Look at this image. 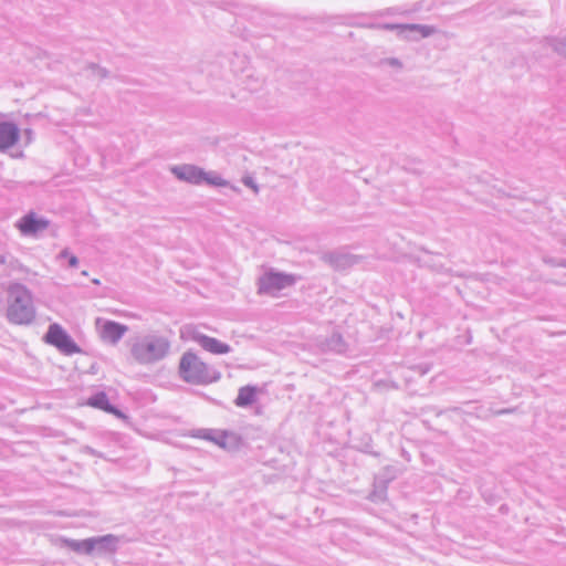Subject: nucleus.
<instances>
[{
	"label": "nucleus",
	"instance_id": "nucleus-15",
	"mask_svg": "<svg viewBox=\"0 0 566 566\" xmlns=\"http://www.w3.org/2000/svg\"><path fill=\"white\" fill-rule=\"evenodd\" d=\"M258 388L255 386H244L239 389L238 396L234 400L238 407H249L256 400Z\"/></svg>",
	"mask_w": 566,
	"mask_h": 566
},
{
	"label": "nucleus",
	"instance_id": "nucleus-8",
	"mask_svg": "<svg viewBox=\"0 0 566 566\" xmlns=\"http://www.w3.org/2000/svg\"><path fill=\"white\" fill-rule=\"evenodd\" d=\"M86 405L92 408L99 409L107 413H111V415L117 417L118 419L126 418L125 413L122 410H119L116 406H114L109 402V399H108L106 392H104V391H97V392L93 394L86 400Z\"/></svg>",
	"mask_w": 566,
	"mask_h": 566
},
{
	"label": "nucleus",
	"instance_id": "nucleus-6",
	"mask_svg": "<svg viewBox=\"0 0 566 566\" xmlns=\"http://www.w3.org/2000/svg\"><path fill=\"white\" fill-rule=\"evenodd\" d=\"M49 224L48 219L38 217L35 212L30 211L17 221L15 227L22 235L31 237L48 229Z\"/></svg>",
	"mask_w": 566,
	"mask_h": 566
},
{
	"label": "nucleus",
	"instance_id": "nucleus-13",
	"mask_svg": "<svg viewBox=\"0 0 566 566\" xmlns=\"http://www.w3.org/2000/svg\"><path fill=\"white\" fill-rule=\"evenodd\" d=\"M386 29H400L401 33H406V36H410L412 39H423L432 35L436 32V29L430 25L422 24H405V25H390L386 24Z\"/></svg>",
	"mask_w": 566,
	"mask_h": 566
},
{
	"label": "nucleus",
	"instance_id": "nucleus-1",
	"mask_svg": "<svg viewBox=\"0 0 566 566\" xmlns=\"http://www.w3.org/2000/svg\"><path fill=\"white\" fill-rule=\"evenodd\" d=\"M7 318L15 325H30L35 318V306L31 291L21 283H11L7 290Z\"/></svg>",
	"mask_w": 566,
	"mask_h": 566
},
{
	"label": "nucleus",
	"instance_id": "nucleus-16",
	"mask_svg": "<svg viewBox=\"0 0 566 566\" xmlns=\"http://www.w3.org/2000/svg\"><path fill=\"white\" fill-rule=\"evenodd\" d=\"M324 349L334 352L336 354H343L347 349V344L344 340L342 334L334 332L324 343Z\"/></svg>",
	"mask_w": 566,
	"mask_h": 566
},
{
	"label": "nucleus",
	"instance_id": "nucleus-25",
	"mask_svg": "<svg viewBox=\"0 0 566 566\" xmlns=\"http://www.w3.org/2000/svg\"><path fill=\"white\" fill-rule=\"evenodd\" d=\"M390 64L391 65H400V62L397 59H391Z\"/></svg>",
	"mask_w": 566,
	"mask_h": 566
},
{
	"label": "nucleus",
	"instance_id": "nucleus-21",
	"mask_svg": "<svg viewBox=\"0 0 566 566\" xmlns=\"http://www.w3.org/2000/svg\"><path fill=\"white\" fill-rule=\"evenodd\" d=\"M93 71L94 74H96L98 77H106L107 76V71L103 67H99L98 65H95V64H92L90 66Z\"/></svg>",
	"mask_w": 566,
	"mask_h": 566
},
{
	"label": "nucleus",
	"instance_id": "nucleus-5",
	"mask_svg": "<svg viewBox=\"0 0 566 566\" xmlns=\"http://www.w3.org/2000/svg\"><path fill=\"white\" fill-rule=\"evenodd\" d=\"M45 343L56 347L65 355L80 353L81 349L73 338L62 328L61 325L53 323L49 326L44 335Z\"/></svg>",
	"mask_w": 566,
	"mask_h": 566
},
{
	"label": "nucleus",
	"instance_id": "nucleus-10",
	"mask_svg": "<svg viewBox=\"0 0 566 566\" xmlns=\"http://www.w3.org/2000/svg\"><path fill=\"white\" fill-rule=\"evenodd\" d=\"M127 326L114 321H105L101 327V337L103 340L113 345L117 344L127 332Z\"/></svg>",
	"mask_w": 566,
	"mask_h": 566
},
{
	"label": "nucleus",
	"instance_id": "nucleus-12",
	"mask_svg": "<svg viewBox=\"0 0 566 566\" xmlns=\"http://www.w3.org/2000/svg\"><path fill=\"white\" fill-rule=\"evenodd\" d=\"M193 339L207 352L222 355L231 350L230 346L226 343L220 342L217 338L196 333Z\"/></svg>",
	"mask_w": 566,
	"mask_h": 566
},
{
	"label": "nucleus",
	"instance_id": "nucleus-20",
	"mask_svg": "<svg viewBox=\"0 0 566 566\" xmlns=\"http://www.w3.org/2000/svg\"><path fill=\"white\" fill-rule=\"evenodd\" d=\"M203 182L211 185V186H217V187H223L227 185V181L224 179H222L219 175L208 174V172H207V178L203 179Z\"/></svg>",
	"mask_w": 566,
	"mask_h": 566
},
{
	"label": "nucleus",
	"instance_id": "nucleus-26",
	"mask_svg": "<svg viewBox=\"0 0 566 566\" xmlns=\"http://www.w3.org/2000/svg\"><path fill=\"white\" fill-rule=\"evenodd\" d=\"M6 263V256L0 254V265Z\"/></svg>",
	"mask_w": 566,
	"mask_h": 566
},
{
	"label": "nucleus",
	"instance_id": "nucleus-27",
	"mask_svg": "<svg viewBox=\"0 0 566 566\" xmlns=\"http://www.w3.org/2000/svg\"><path fill=\"white\" fill-rule=\"evenodd\" d=\"M92 282H93L94 284H96V285H98V284H99V280H98V279H93V280H92Z\"/></svg>",
	"mask_w": 566,
	"mask_h": 566
},
{
	"label": "nucleus",
	"instance_id": "nucleus-17",
	"mask_svg": "<svg viewBox=\"0 0 566 566\" xmlns=\"http://www.w3.org/2000/svg\"><path fill=\"white\" fill-rule=\"evenodd\" d=\"M66 545L69 548H71L73 552L78 554H85V555H92L93 554V546L92 541L90 538L85 539H67Z\"/></svg>",
	"mask_w": 566,
	"mask_h": 566
},
{
	"label": "nucleus",
	"instance_id": "nucleus-23",
	"mask_svg": "<svg viewBox=\"0 0 566 566\" xmlns=\"http://www.w3.org/2000/svg\"><path fill=\"white\" fill-rule=\"evenodd\" d=\"M385 491H386V485H382L379 493L377 491L374 492V494H373L374 499L382 500V494L385 493Z\"/></svg>",
	"mask_w": 566,
	"mask_h": 566
},
{
	"label": "nucleus",
	"instance_id": "nucleus-19",
	"mask_svg": "<svg viewBox=\"0 0 566 566\" xmlns=\"http://www.w3.org/2000/svg\"><path fill=\"white\" fill-rule=\"evenodd\" d=\"M57 259H66L70 268H76L78 265V259L76 255L72 254L69 249H63Z\"/></svg>",
	"mask_w": 566,
	"mask_h": 566
},
{
	"label": "nucleus",
	"instance_id": "nucleus-2",
	"mask_svg": "<svg viewBox=\"0 0 566 566\" xmlns=\"http://www.w3.org/2000/svg\"><path fill=\"white\" fill-rule=\"evenodd\" d=\"M170 350L169 339L156 332L137 336L132 344L130 354L140 365H151L165 359Z\"/></svg>",
	"mask_w": 566,
	"mask_h": 566
},
{
	"label": "nucleus",
	"instance_id": "nucleus-4",
	"mask_svg": "<svg viewBox=\"0 0 566 566\" xmlns=\"http://www.w3.org/2000/svg\"><path fill=\"white\" fill-rule=\"evenodd\" d=\"M294 283V275L270 270L259 277V293L274 295Z\"/></svg>",
	"mask_w": 566,
	"mask_h": 566
},
{
	"label": "nucleus",
	"instance_id": "nucleus-9",
	"mask_svg": "<svg viewBox=\"0 0 566 566\" xmlns=\"http://www.w3.org/2000/svg\"><path fill=\"white\" fill-rule=\"evenodd\" d=\"M20 138V129L12 122H0V151L13 147Z\"/></svg>",
	"mask_w": 566,
	"mask_h": 566
},
{
	"label": "nucleus",
	"instance_id": "nucleus-7",
	"mask_svg": "<svg viewBox=\"0 0 566 566\" xmlns=\"http://www.w3.org/2000/svg\"><path fill=\"white\" fill-rule=\"evenodd\" d=\"M170 171L177 179L192 185H201L207 178V172L202 168L190 164L172 166Z\"/></svg>",
	"mask_w": 566,
	"mask_h": 566
},
{
	"label": "nucleus",
	"instance_id": "nucleus-14",
	"mask_svg": "<svg viewBox=\"0 0 566 566\" xmlns=\"http://www.w3.org/2000/svg\"><path fill=\"white\" fill-rule=\"evenodd\" d=\"M325 260L336 269H345L356 263V258L338 251L325 254Z\"/></svg>",
	"mask_w": 566,
	"mask_h": 566
},
{
	"label": "nucleus",
	"instance_id": "nucleus-22",
	"mask_svg": "<svg viewBox=\"0 0 566 566\" xmlns=\"http://www.w3.org/2000/svg\"><path fill=\"white\" fill-rule=\"evenodd\" d=\"M242 181L247 187L253 189L254 192L259 191V188L252 177H244Z\"/></svg>",
	"mask_w": 566,
	"mask_h": 566
},
{
	"label": "nucleus",
	"instance_id": "nucleus-24",
	"mask_svg": "<svg viewBox=\"0 0 566 566\" xmlns=\"http://www.w3.org/2000/svg\"><path fill=\"white\" fill-rule=\"evenodd\" d=\"M203 438L207 440H214L213 437L211 436V431L206 432Z\"/></svg>",
	"mask_w": 566,
	"mask_h": 566
},
{
	"label": "nucleus",
	"instance_id": "nucleus-28",
	"mask_svg": "<svg viewBox=\"0 0 566 566\" xmlns=\"http://www.w3.org/2000/svg\"><path fill=\"white\" fill-rule=\"evenodd\" d=\"M82 275L87 276L88 275L87 271H82Z\"/></svg>",
	"mask_w": 566,
	"mask_h": 566
},
{
	"label": "nucleus",
	"instance_id": "nucleus-11",
	"mask_svg": "<svg viewBox=\"0 0 566 566\" xmlns=\"http://www.w3.org/2000/svg\"><path fill=\"white\" fill-rule=\"evenodd\" d=\"M93 554L106 555L115 553L118 546V537L112 534L91 537Z\"/></svg>",
	"mask_w": 566,
	"mask_h": 566
},
{
	"label": "nucleus",
	"instance_id": "nucleus-3",
	"mask_svg": "<svg viewBox=\"0 0 566 566\" xmlns=\"http://www.w3.org/2000/svg\"><path fill=\"white\" fill-rule=\"evenodd\" d=\"M181 379L192 385H206L217 381L220 374L203 363L196 354L186 352L179 363Z\"/></svg>",
	"mask_w": 566,
	"mask_h": 566
},
{
	"label": "nucleus",
	"instance_id": "nucleus-18",
	"mask_svg": "<svg viewBox=\"0 0 566 566\" xmlns=\"http://www.w3.org/2000/svg\"><path fill=\"white\" fill-rule=\"evenodd\" d=\"M549 45L555 52L566 56V38L551 39Z\"/></svg>",
	"mask_w": 566,
	"mask_h": 566
}]
</instances>
